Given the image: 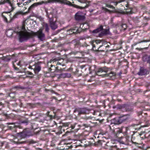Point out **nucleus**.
Returning <instances> with one entry per match:
<instances>
[{
	"mask_svg": "<svg viewBox=\"0 0 150 150\" xmlns=\"http://www.w3.org/2000/svg\"><path fill=\"white\" fill-rule=\"evenodd\" d=\"M51 2L58 3L61 4H64L68 5L70 6H72L74 8L80 9H84L88 6V5H86L84 7H81L75 4H72L70 1L67 0H50Z\"/></svg>",
	"mask_w": 150,
	"mask_h": 150,
	"instance_id": "2",
	"label": "nucleus"
},
{
	"mask_svg": "<svg viewBox=\"0 0 150 150\" xmlns=\"http://www.w3.org/2000/svg\"><path fill=\"white\" fill-rule=\"evenodd\" d=\"M126 0H116L115 1H112L110 2V3H112L113 4V5L114 6H116L118 3H121L122 2Z\"/></svg>",
	"mask_w": 150,
	"mask_h": 150,
	"instance_id": "16",
	"label": "nucleus"
},
{
	"mask_svg": "<svg viewBox=\"0 0 150 150\" xmlns=\"http://www.w3.org/2000/svg\"><path fill=\"white\" fill-rule=\"evenodd\" d=\"M87 46V45L86 44L85 45V46Z\"/></svg>",
	"mask_w": 150,
	"mask_h": 150,
	"instance_id": "46",
	"label": "nucleus"
},
{
	"mask_svg": "<svg viewBox=\"0 0 150 150\" xmlns=\"http://www.w3.org/2000/svg\"><path fill=\"white\" fill-rule=\"evenodd\" d=\"M5 4L4 1H1L0 2V5L1 4Z\"/></svg>",
	"mask_w": 150,
	"mask_h": 150,
	"instance_id": "37",
	"label": "nucleus"
},
{
	"mask_svg": "<svg viewBox=\"0 0 150 150\" xmlns=\"http://www.w3.org/2000/svg\"><path fill=\"white\" fill-rule=\"evenodd\" d=\"M26 74L29 75V76L31 78H32L33 76V74L31 72L29 71H27L26 72Z\"/></svg>",
	"mask_w": 150,
	"mask_h": 150,
	"instance_id": "25",
	"label": "nucleus"
},
{
	"mask_svg": "<svg viewBox=\"0 0 150 150\" xmlns=\"http://www.w3.org/2000/svg\"><path fill=\"white\" fill-rule=\"evenodd\" d=\"M103 29V27L102 26H100V27L98 28H97L96 29L94 30L93 31V33H98L101 30H102Z\"/></svg>",
	"mask_w": 150,
	"mask_h": 150,
	"instance_id": "17",
	"label": "nucleus"
},
{
	"mask_svg": "<svg viewBox=\"0 0 150 150\" xmlns=\"http://www.w3.org/2000/svg\"><path fill=\"white\" fill-rule=\"evenodd\" d=\"M87 26H88V25L87 24V25H84V27H85V28H86L87 29Z\"/></svg>",
	"mask_w": 150,
	"mask_h": 150,
	"instance_id": "41",
	"label": "nucleus"
},
{
	"mask_svg": "<svg viewBox=\"0 0 150 150\" xmlns=\"http://www.w3.org/2000/svg\"><path fill=\"white\" fill-rule=\"evenodd\" d=\"M78 30L77 28L75 27L74 29H71L67 30V34H71L76 32Z\"/></svg>",
	"mask_w": 150,
	"mask_h": 150,
	"instance_id": "11",
	"label": "nucleus"
},
{
	"mask_svg": "<svg viewBox=\"0 0 150 150\" xmlns=\"http://www.w3.org/2000/svg\"><path fill=\"white\" fill-rule=\"evenodd\" d=\"M68 75H69L68 76H69V77L71 75H70V74H69Z\"/></svg>",
	"mask_w": 150,
	"mask_h": 150,
	"instance_id": "44",
	"label": "nucleus"
},
{
	"mask_svg": "<svg viewBox=\"0 0 150 150\" xmlns=\"http://www.w3.org/2000/svg\"><path fill=\"white\" fill-rule=\"evenodd\" d=\"M108 71V68L106 67L101 68L99 69L97 72V75L101 76L105 74H101L103 73H106Z\"/></svg>",
	"mask_w": 150,
	"mask_h": 150,
	"instance_id": "6",
	"label": "nucleus"
},
{
	"mask_svg": "<svg viewBox=\"0 0 150 150\" xmlns=\"http://www.w3.org/2000/svg\"><path fill=\"white\" fill-rule=\"evenodd\" d=\"M16 143L17 144H22V143H23L24 142H16Z\"/></svg>",
	"mask_w": 150,
	"mask_h": 150,
	"instance_id": "36",
	"label": "nucleus"
},
{
	"mask_svg": "<svg viewBox=\"0 0 150 150\" xmlns=\"http://www.w3.org/2000/svg\"><path fill=\"white\" fill-rule=\"evenodd\" d=\"M22 12L20 11L19 12L17 13L14 15L13 16V18H15L17 17L20 14H21Z\"/></svg>",
	"mask_w": 150,
	"mask_h": 150,
	"instance_id": "26",
	"label": "nucleus"
},
{
	"mask_svg": "<svg viewBox=\"0 0 150 150\" xmlns=\"http://www.w3.org/2000/svg\"><path fill=\"white\" fill-rule=\"evenodd\" d=\"M122 117H116L114 119L115 123L116 124H118L121 123L123 121L122 119Z\"/></svg>",
	"mask_w": 150,
	"mask_h": 150,
	"instance_id": "12",
	"label": "nucleus"
},
{
	"mask_svg": "<svg viewBox=\"0 0 150 150\" xmlns=\"http://www.w3.org/2000/svg\"><path fill=\"white\" fill-rule=\"evenodd\" d=\"M17 136L21 138H24L28 136V132L25 131H23L17 133Z\"/></svg>",
	"mask_w": 150,
	"mask_h": 150,
	"instance_id": "8",
	"label": "nucleus"
},
{
	"mask_svg": "<svg viewBox=\"0 0 150 150\" xmlns=\"http://www.w3.org/2000/svg\"><path fill=\"white\" fill-rule=\"evenodd\" d=\"M24 10H25V9H26V8L25 7H24Z\"/></svg>",
	"mask_w": 150,
	"mask_h": 150,
	"instance_id": "43",
	"label": "nucleus"
},
{
	"mask_svg": "<svg viewBox=\"0 0 150 150\" xmlns=\"http://www.w3.org/2000/svg\"><path fill=\"white\" fill-rule=\"evenodd\" d=\"M14 124H12V126H9V127L11 129H12V128H14L15 127H16Z\"/></svg>",
	"mask_w": 150,
	"mask_h": 150,
	"instance_id": "33",
	"label": "nucleus"
},
{
	"mask_svg": "<svg viewBox=\"0 0 150 150\" xmlns=\"http://www.w3.org/2000/svg\"><path fill=\"white\" fill-rule=\"evenodd\" d=\"M31 1V0H28L27 1L23 4V5H25L28 4Z\"/></svg>",
	"mask_w": 150,
	"mask_h": 150,
	"instance_id": "30",
	"label": "nucleus"
},
{
	"mask_svg": "<svg viewBox=\"0 0 150 150\" xmlns=\"http://www.w3.org/2000/svg\"><path fill=\"white\" fill-rule=\"evenodd\" d=\"M100 42V41L99 40H97L96 41V43H99Z\"/></svg>",
	"mask_w": 150,
	"mask_h": 150,
	"instance_id": "39",
	"label": "nucleus"
},
{
	"mask_svg": "<svg viewBox=\"0 0 150 150\" xmlns=\"http://www.w3.org/2000/svg\"><path fill=\"white\" fill-rule=\"evenodd\" d=\"M13 32V30H8L6 32V34L8 36H11L12 35Z\"/></svg>",
	"mask_w": 150,
	"mask_h": 150,
	"instance_id": "18",
	"label": "nucleus"
},
{
	"mask_svg": "<svg viewBox=\"0 0 150 150\" xmlns=\"http://www.w3.org/2000/svg\"><path fill=\"white\" fill-rule=\"evenodd\" d=\"M47 16L50 19L49 22L51 28L53 30H54L57 28L58 27L57 25V24L55 22L52 21V17L51 18L50 17V14L47 12ZM52 17H53V16Z\"/></svg>",
	"mask_w": 150,
	"mask_h": 150,
	"instance_id": "4",
	"label": "nucleus"
},
{
	"mask_svg": "<svg viewBox=\"0 0 150 150\" xmlns=\"http://www.w3.org/2000/svg\"><path fill=\"white\" fill-rule=\"evenodd\" d=\"M33 67H34V71L35 73L39 72L41 70V67L38 64H35L33 65Z\"/></svg>",
	"mask_w": 150,
	"mask_h": 150,
	"instance_id": "10",
	"label": "nucleus"
},
{
	"mask_svg": "<svg viewBox=\"0 0 150 150\" xmlns=\"http://www.w3.org/2000/svg\"><path fill=\"white\" fill-rule=\"evenodd\" d=\"M37 3H34L32 5L28 8V11H27V13H29L35 7L37 6Z\"/></svg>",
	"mask_w": 150,
	"mask_h": 150,
	"instance_id": "15",
	"label": "nucleus"
},
{
	"mask_svg": "<svg viewBox=\"0 0 150 150\" xmlns=\"http://www.w3.org/2000/svg\"><path fill=\"white\" fill-rule=\"evenodd\" d=\"M106 6L110 8H111L112 9H114L115 8L113 6L111 5H108V4H106Z\"/></svg>",
	"mask_w": 150,
	"mask_h": 150,
	"instance_id": "29",
	"label": "nucleus"
},
{
	"mask_svg": "<svg viewBox=\"0 0 150 150\" xmlns=\"http://www.w3.org/2000/svg\"><path fill=\"white\" fill-rule=\"evenodd\" d=\"M28 68L29 69H33V70H34V67H33V66L30 65L28 67Z\"/></svg>",
	"mask_w": 150,
	"mask_h": 150,
	"instance_id": "35",
	"label": "nucleus"
},
{
	"mask_svg": "<svg viewBox=\"0 0 150 150\" xmlns=\"http://www.w3.org/2000/svg\"><path fill=\"white\" fill-rule=\"evenodd\" d=\"M75 18L77 20H83L84 18V16L81 12L79 11L75 14Z\"/></svg>",
	"mask_w": 150,
	"mask_h": 150,
	"instance_id": "7",
	"label": "nucleus"
},
{
	"mask_svg": "<svg viewBox=\"0 0 150 150\" xmlns=\"http://www.w3.org/2000/svg\"><path fill=\"white\" fill-rule=\"evenodd\" d=\"M6 14V12L3 13L2 14V17L4 18L5 20L7 21V19L5 16V14Z\"/></svg>",
	"mask_w": 150,
	"mask_h": 150,
	"instance_id": "31",
	"label": "nucleus"
},
{
	"mask_svg": "<svg viewBox=\"0 0 150 150\" xmlns=\"http://www.w3.org/2000/svg\"><path fill=\"white\" fill-rule=\"evenodd\" d=\"M102 33L101 36L108 34L109 33V30L108 29H105L103 31Z\"/></svg>",
	"mask_w": 150,
	"mask_h": 150,
	"instance_id": "19",
	"label": "nucleus"
},
{
	"mask_svg": "<svg viewBox=\"0 0 150 150\" xmlns=\"http://www.w3.org/2000/svg\"><path fill=\"white\" fill-rule=\"evenodd\" d=\"M4 3H8L11 8V11H13L14 8V6L12 4L10 0H4Z\"/></svg>",
	"mask_w": 150,
	"mask_h": 150,
	"instance_id": "13",
	"label": "nucleus"
},
{
	"mask_svg": "<svg viewBox=\"0 0 150 150\" xmlns=\"http://www.w3.org/2000/svg\"><path fill=\"white\" fill-rule=\"evenodd\" d=\"M149 72L146 69L143 67H140L139 72L137 74L139 76L145 75L149 74Z\"/></svg>",
	"mask_w": 150,
	"mask_h": 150,
	"instance_id": "5",
	"label": "nucleus"
},
{
	"mask_svg": "<svg viewBox=\"0 0 150 150\" xmlns=\"http://www.w3.org/2000/svg\"><path fill=\"white\" fill-rule=\"evenodd\" d=\"M142 60L144 62L150 64V55H146L143 56Z\"/></svg>",
	"mask_w": 150,
	"mask_h": 150,
	"instance_id": "9",
	"label": "nucleus"
},
{
	"mask_svg": "<svg viewBox=\"0 0 150 150\" xmlns=\"http://www.w3.org/2000/svg\"><path fill=\"white\" fill-rule=\"evenodd\" d=\"M115 27H116L117 29V33H119V32L122 30V28L120 27V25L119 26L117 25H115Z\"/></svg>",
	"mask_w": 150,
	"mask_h": 150,
	"instance_id": "21",
	"label": "nucleus"
},
{
	"mask_svg": "<svg viewBox=\"0 0 150 150\" xmlns=\"http://www.w3.org/2000/svg\"><path fill=\"white\" fill-rule=\"evenodd\" d=\"M61 64V63H60V62H57V65H60Z\"/></svg>",
	"mask_w": 150,
	"mask_h": 150,
	"instance_id": "40",
	"label": "nucleus"
},
{
	"mask_svg": "<svg viewBox=\"0 0 150 150\" xmlns=\"http://www.w3.org/2000/svg\"><path fill=\"white\" fill-rule=\"evenodd\" d=\"M87 25V24L83 23L82 24H81L80 25V27L82 29H86L87 28H85V27H84V25Z\"/></svg>",
	"mask_w": 150,
	"mask_h": 150,
	"instance_id": "23",
	"label": "nucleus"
},
{
	"mask_svg": "<svg viewBox=\"0 0 150 150\" xmlns=\"http://www.w3.org/2000/svg\"><path fill=\"white\" fill-rule=\"evenodd\" d=\"M28 121L27 120H26L24 121H22L21 122V123H24L25 125H27L28 124Z\"/></svg>",
	"mask_w": 150,
	"mask_h": 150,
	"instance_id": "32",
	"label": "nucleus"
},
{
	"mask_svg": "<svg viewBox=\"0 0 150 150\" xmlns=\"http://www.w3.org/2000/svg\"><path fill=\"white\" fill-rule=\"evenodd\" d=\"M120 27L122 28V30H125L127 28V25L125 24H123L122 25H120Z\"/></svg>",
	"mask_w": 150,
	"mask_h": 150,
	"instance_id": "27",
	"label": "nucleus"
},
{
	"mask_svg": "<svg viewBox=\"0 0 150 150\" xmlns=\"http://www.w3.org/2000/svg\"><path fill=\"white\" fill-rule=\"evenodd\" d=\"M79 2L81 3L86 4L87 2V0H77Z\"/></svg>",
	"mask_w": 150,
	"mask_h": 150,
	"instance_id": "28",
	"label": "nucleus"
},
{
	"mask_svg": "<svg viewBox=\"0 0 150 150\" xmlns=\"http://www.w3.org/2000/svg\"><path fill=\"white\" fill-rule=\"evenodd\" d=\"M150 41V40H143L142 41L140 42L139 41L137 42H135L134 44L133 45H137V44H139V43H140L141 42H149Z\"/></svg>",
	"mask_w": 150,
	"mask_h": 150,
	"instance_id": "22",
	"label": "nucleus"
},
{
	"mask_svg": "<svg viewBox=\"0 0 150 150\" xmlns=\"http://www.w3.org/2000/svg\"><path fill=\"white\" fill-rule=\"evenodd\" d=\"M126 3H127V4H125V5L126 7L127 8L125 9L127 10V8L128 6V3H127V1L126 2Z\"/></svg>",
	"mask_w": 150,
	"mask_h": 150,
	"instance_id": "38",
	"label": "nucleus"
},
{
	"mask_svg": "<svg viewBox=\"0 0 150 150\" xmlns=\"http://www.w3.org/2000/svg\"><path fill=\"white\" fill-rule=\"evenodd\" d=\"M142 114V112H140L139 113V115H141Z\"/></svg>",
	"mask_w": 150,
	"mask_h": 150,
	"instance_id": "45",
	"label": "nucleus"
},
{
	"mask_svg": "<svg viewBox=\"0 0 150 150\" xmlns=\"http://www.w3.org/2000/svg\"><path fill=\"white\" fill-rule=\"evenodd\" d=\"M43 27L45 28V31L47 32H48L49 31V29L48 25L47 23H45L43 25Z\"/></svg>",
	"mask_w": 150,
	"mask_h": 150,
	"instance_id": "24",
	"label": "nucleus"
},
{
	"mask_svg": "<svg viewBox=\"0 0 150 150\" xmlns=\"http://www.w3.org/2000/svg\"><path fill=\"white\" fill-rule=\"evenodd\" d=\"M88 110L86 108H77L74 110V113L75 115L80 116L81 114H85L87 113Z\"/></svg>",
	"mask_w": 150,
	"mask_h": 150,
	"instance_id": "3",
	"label": "nucleus"
},
{
	"mask_svg": "<svg viewBox=\"0 0 150 150\" xmlns=\"http://www.w3.org/2000/svg\"><path fill=\"white\" fill-rule=\"evenodd\" d=\"M22 29V30L17 32V34L19 36L20 41L21 42L34 36H37L41 40H42L45 37V35L42 33V30L41 29L36 32H32L31 33L27 31L24 26H23Z\"/></svg>",
	"mask_w": 150,
	"mask_h": 150,
	"instance_id": "1",
	"label": "nucleus"
},
{
	"mask_svg": "<svg viewBox=\"0 0 150 150\" xmlns=\"http://www.w3.org/2000/svg\"><path fill=\"white\" fill-rule=\"evenodd\" d=\"M115 74L112 72H111L109 73L106 74L105 75L107 76H109L110 79H113L115 78Z\"/></svg>",
	"mask_w": 150,
	"mask_h": 150,
	"instance_id": "14",
	"label": "nucleus"
},
{
	"mask_svg": "<svg viewBox=\"0 0 150 150\" xmlns=\"http://www.w3.org/2000/svg\"><path fill=\"white\" fill-rule=\"evenodd\" d=\"M36 3H37V6L39 5H41L42 4L44 3L43 1H42L41 2H36Z\"/></svg>",
	"mask_w": 150,
	"mask_h": 150,
	"instance_id": "34",
	"label": "nucleus"
},
{
	"mask_svg": "<svg viewBox=\"0 0 150 150\" xmlns=\"http://www.w3.org/2000/svg\"><path fill=\"white\" fill-rule=\"evenodd\" d=\"M96 112H95V111L94 112V115H96Z\"/></svg>",
	"mask_w": 150,
	"mask_h": 150,
	"instance_id": "42",
	"label": "nucleus"
},
{
	"mask_svg": "<svg viewBox=\"0 0 150 150\" xmlns=\"http://www.w3.org/2000/svg\"><path fill=\"white\" fill-rule=\"evenodd\" d=\"M23 0H19V1L18 2V1H17L18 3L17 4L19 7H23Z\"/></svg>",
	"mask_w": 150,
	"mask_h": 150,
	"instance_id": "20",
	"label": "nucleus"
},
{
	"mask_svg": "<svg viewBox=\"0 0 150 150\" xmlns=\"http://www.w3.org/2000/svg\"><path fill=\"white\" fill-rule=\"evenodd\" d=\"M74 3V1H73V2H72V3Z\"/></svg>",
	"mask_w": 150,
	"mask_h": 150,
	"instance_id": "47",
	"label": "nucleus"
}]
</instances>
